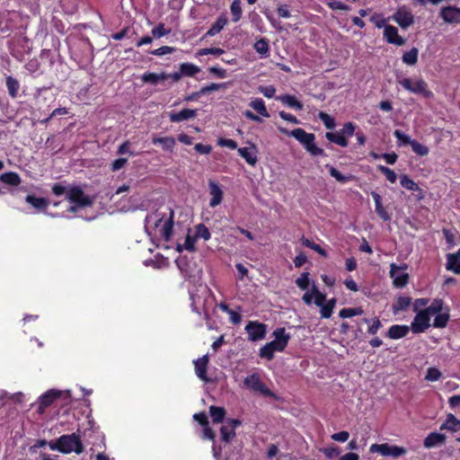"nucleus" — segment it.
<instances>
[{"label":"nucleus","mask_w":460,"mask_h":460,"mask_svg":"<svg viewBox=\"0 0 460 460\" xmlns=\"http://www.w3.org/2000/svg\"><path fill=\"white\" fill-rule=\"evenodd\" d=\"M363 314V310L361 307H349V308H342L339 315L341 318H349L356 315H360Z\"/></svg>","instance_id":"nucleus-46"},{"label":"nucleus","mask_w":460,"mask_h":460,"mask_svg":"<svg viewBox=\"0 0 460 460\" xmlns=\"http://www.w3.org/2000/svg\"><path fill=\"white\" fill-rule=\"evenodd\" d=\"M155 220V227L158 228L160 232V236L165 242H169L172 235L173 226H174V212L172 208H170L169 216L165 218L164 215H161L159 212H155L153 215L147 216L146 217V222H151Z\"/></svg>","instance_id":"nucleus-3"},{"label":"nucleus","mask_w":460,"mask_h":460,"mask_svg":"<svg viewBox=\"0 0 460 460\" xmlns=\"http://www.w3.org/2000/svg\"><path fill=\"white\" fill-rule=\"evenodd\" d=\"M276 100L281 102L283 104L289 108L301 111L303 109V103L298 101L296 96L290 94H283L276 97Z\"/></svg>","instance_id":"nucleus-26"},{"label":"nucleus","mask_w":460,"mask_h":460,"mask_svg":"<svg viewBox=\"0 0 460 460\" xmlns=\"http://www.w3.org/2000/svg\"><path fill=\"white\" fill-rule=\"evenodd\" d=\"M259 92L262 93L266 98H273L276 93V88L273 85H267L259 87Z\"/></svg>","instance_id":"nucleus-63"},{"label":"nucleus","mask_w":460,"mask_h":460,"mask_svg":"<svg viewBox=\"0 0 460 460\" xmlns=\"http://www.w3.org/2000/svg\"><path fill=\"white\" fill-rule=\"evenodd\" d=\"M429 314L427 311L422 310L419 312L411 324V330L413 333L424 332L429 326Z\"/></svg>","instance_id":"nucleus-12"},{"label":"nucleus","mask_w":460,"mask_h":460,"mask_svg":"<svg viewBox=\"0 0 460 460\" xmlns=\"http://www.w3.org/2000/svg\"><path fill=\"white\" fill-rule=\"evenodd\" d=\"M49 446L50 449L58 450L62 454L75 452L79 455L84 451L82 440L76 433L62 435L55 442L50 441Z\"/></svg>","instance_id":"nucleus-2"},{"label":"nucleus","mask_w":460,"mask_h":460,"mask_svg":"<svg viewBox=\"0 0 460 460\" xmlns=\"http://www.w3.org/2000/svg\"><path fill=\"white\" fill-rule=\"evenodd\" d=\"M237 152L240 156H242L248 164L254 166L257 162L258 158L256 155L257 148L255 145H252L251 148L248 147H239L237 148Z\"/></svg>","instance_id":"nucleus-19"},{"label":"nucleus","mask_w":460,"mask_h":460,"mask_svg":"<svg viewBox=\"0 0 460 460\" xmlns=\"http://www.w3.org/2000/svg\"><path fill=\"white\" fill-rule=\"evenodd\" d=\"M154 145H161L164 151L172 152L175 146V139L172 137H155L152 138Z\"/></svg>","instance_id":"nucleus-27"},{"label":"nucleus","mask_w":460,"mask_h":460,"mask_svg":"<svg viewBox=\"0 0 460 460\" xmlns=\"http://www.w3.org/2000/svg\"><path fill=\"white\" fill-rule=\"evenodd\" d=\"M326 167L329 169L330 175L341 183L351 181L355 178L352 174H342L339 170H337L335 167L332 165L326 164Z\"/></svg>","instance_id":"nucleus-34"},{"label":"nucleus","mask_w":460,"mask_h":460,"mask_svg":"<svg viewBox=\"0 0 460 460\" xmlns=\"http://www.w3.org/2000/svg\"><path fill=\"white\" fill-rule=\"evenodd\" d=\"M440 17L447 23H460V8L452 5L442 7Z\"/></svg>","instance_id":"nucleus-15"},{"label":"nucleus","mask_w":460,"mask_h":460,"mask_svg":"<svg viewBox=\"0 0 460 460\" xmlns=\"http://www.w3.org/2000/svg\"><path fill=\"white\" fill-rule=\"evenodd\" d=\"M326 4L332 10L349 11L350 9L349 5L340 1H329Z\"/></svg>","instance_id":"nucleus-61"},{"label":"nucleus","mask_w":460,"mask_h":460,"mask_svg":"<svg viewBox=\"0 0 460 460\" xmlns=\"http://www.w3.org/2000/svg\"><path fill=\"white\" fill-rule=\"evenodd\" d=\"M371 196L375 201V210H376V213L377 214V216L384 221H390L391 215L388 213V211L383 206L381 196L376 191H372Z\"/></svg>","instance_id":"nucleus-21"},{"label":"nucleus","mask_w":460,"mask_h":460,"mask_svg":"<svg viewBox=\"0 0 460 460\" xmlns=\"http://www.w3.org/2000/svg\"><path fill=\"white\" fill-rule=\"evenodd\" d=\"M253 48L255 51L261 55V58H266L269 56L270 46L269 40L267 39L261 38L254 43Z\"/></svg>","instance_id":"nucleus-38"},{"label":"nucleus","mask_w":460,"mask_h":460,"mask_svg":"<svg viewBox=\"0 0 460 460\" xmlns=\"http://www.w3.org/2000/svg\"><path fill=\"white\" fill-rule=\"evenodd\" d=\"M217 145L223 147H227L230 149H237V143L235 140L231 138H219L217 141Z\"/></svg>","instance_id":"nucleus-64"},{"label":"nucleus","mask_w":460,"mask_h":460,"mask_svg":"<svg viewBox=\"0 0 460 460\" xmlns=\"http://www.w3.org/2000/svg\"><path fill=\"white\" fill-rule=\"evenodd\" d=\"M226 410L224 407L211 405L209 407V414L214 423H221L224 421L226 417Z\"/></svg>","instance_id":"nucleus-36"},{"label":"nucleus","mask_w":460,"mask_h":460,"mask_svg":"<svg viewBox=\"0 0 460 460\" xmlns=\"http://www.w3.org/2000/svg\"><path fill=\"white\" fill-rule=\"evenodd\" d=\"M171 33V29H165L164 23H159L156 27L152 29V35L155 38H162Z\"/></svg>","instance_id":"nucleus-57"},{"label":"nucleus","mask_w":460,"mask_h":460,"mask_svg":"<svg viewBox=\"0 0 460 460\" xmlns=\"http://www.w3.org/2000/svg\"><path fill=\"white\" fill-rule=\"evenodd\" d=\"M392 19L402 29H407L414 23L412 13L405 6L400 7L393 14Z\"/></svg>","instance_id":"nucleus-10"},{"label":"nucleus","mask_w":460,"mask_h":460,"mask_svg":"<svg viewBox=\"0 0 460 460\" xmlns=\"http://www.w3.org/2000/svg\"><path fill=\"white\" fill-rule=\"evenodd\" d=\"M412 151L420 156H425L429 154V149L428 146L419 143L417 140H412V143L411 144Z\"/></svg>","instance_id":"nucleus-50"},{"label":"nucleus","mask_w":460,"mask_h":460,"mask_svg":"<svg viewBox=\"0 0 460 460\" xmlns=\"http://www.w3.org/2000/svg\"><path fill=\"white\" fill-rule=\"evenodd\" d=\"M356 125L353 122H347L343 125L341 132L347 138L350 137L355 134Z\"/></svg>","instance_id":"nucleus-60"},{"label":"nucleus","mask_w":460,"mask_h":460,"mask_svg":"<svg viewBox=\"0 0 460 460\" xmlns=\"http://www.w3.org/2000/svg\"><path fill=\"white\" fill-rule=\"evenodd\" d=\"M446 440V435L438 432H431L424 438L423 446L426 448H432L436 446L445 444Z\"/></svg>","instance_id":"nucleus-23"},{"label":"nucleus","mask_w":460,"mask_h":460,"mask_svg":"<svg viewBox=\"0 0 460 460\" xmlns=\"http://www.w3.org/2000/svg\"><path fill=\"white\" fill-rule=\"evenodd\" d=\"M370 22H372L376 28L378 29H381V28H385V26H386L385 22V19H384L382 17V14L380 13H375L371 17H370Z\"/></svg>","instance_id":"nucleus-62"},{"label":"nucleus","mask_w":460,"mask_h":460,"mask_svg":"<svg viewBox=\"0 0 460 460\" xmlns=\"http://www.w3.org/2000/svg\"><path fill=\"white\" fill-rule=\"evenodd\" d=\"M197 117V110L195 109H182L179 112H170L169 119L171 122H182Z\"/></svg>","instance_id":"nucleus-18"},{"label":"nucleus","mask_w":460,"mask_h":460,"mask_svg":"<svg viewBox=\"0 0 460 460\" xmlns=\"http://www.w3.org/2000/svg\"><path fill=\"white\" fill-rule=\"evenodd\" d=\"M0 181L11 185V186H18L20 185L22 180L20 175L14 172H4L0 175Z\"/></svg>","instance_id":"nucleus-32"},{"label":"nucleus","mask_w":460,"mask_h":460,"mask_svg":"<svg viewBox=\"0 0 460 460\" xmlns=\"http://www.w3.org/2000/svg\"><path fill=\"white\" fill-rule=\"evenodd\" d=\"M436 317L433 322V326L435 328H445L447 325L449 321V314L447 313H438L436 314Z\"/></svg>","instance_id":"nucleus-43"},{"label":"nucleus","mask_w":460,"mask_h":460,"mask_svg":"<svg viewBox=\"0 0 460 460\" xmlns=\"http://www.w3.org/2000/svg\"><path fill=\"white\" fill-rule=\"evenodd\" d=\"M318 118L321 119V121L323 123L326 128L332 129L335 127V120L334 119L329 115L328 113L324 111H320L318 113Z\"/></svg>","instance_id":"nucleus-49"},{"label":"nucleus","mask_w":460,"mask_h":460,"mask_svg":"<svg viewBox=\"0 0 460 460\" xmlns=\"http://www.w3.org/2000/svg\"><path fill=\"white\" fill-rule=\"evenodd\" d=\"M62 392L56 389H50L44 393L39 398V412L43 413L45 410L53 404L58 398L61 397Z\"/></svg>","instance_id":"nucleus-13"},{"label":"nucleus","mask_w":460,"mask_h":460,"mask_svg":"<svg viewBox=\"0 0 460 460\" xmlns=\"http://www.w3.org/2000/svg\"><path fill=\"white\" fill-rule=\"evenodd\" d=\"M243 385L247 388H249L254 392H259L265 396H269V397L273 396V393L271 392V390H270L265 385V384L263 382H261L258 374H252V375L246 376L243 380Z\"/></svg>","instance_id":"nucleus-8"},{"label":"nucleus","mask_w":460,"mask_h":460,"mask_svg":"<svg viewBox=\"0 0 460 460\" xmlns=\"http://www.w3.org/2000/svg\"><path fill=\"white\" fill-rule=\"evenodd\" d=\"M141 80L146 84L156 85L159 82L165 81L166 76L164 75V72H162L160 74L146 72L143 74V75L141 76Z\"/></svg>","instance_id":"nucleus-30"},{"label":"nucleus","mask_w":460,"mask_h":460,"mask_svg":"<svg viewBox=\"0 0 460 460\" xmlns=\"http://www.w3.org/2000/svg\"><path fill=\"white\" fill-rule=\"evenodd\" d=\"M226 87V84H225V83H222V84L212 83L208 85L202 86L199 89V93H202V95H204V94H207V93H209L212 92L218 91L220 89H224Z\"/></svg>","instance_id":"nucleus-51"},{"label":"nucleus","mask_w":460,"mask_h":460,"mask_svg":"<svg viewBox=\"0 0 460 460\" xmlns=\"http://www.w3.org/2000/svg\"><path fill=\"white\" fill-rule=\"evenodd\" d=\"M313 294L314 297V304L317 306L323 305L325 303L326 296L320 292L315 285L313 286Z\"/></svg>","instance_id":"nucleus-58"},{"label":"nucleus","mask_w":460,"mask_h":460,"mask_svg":"<svg viewBox=\"0 0 460 460\" xmlns=\"http://www.w3.org/2000/svg\"><path fill=\"white\" fill-rule=\"evenodd\" d=\"M66 199L79 208L89 207L93 204L91 198L85 195L84 190L78 186L71 187L66 192Z\"/></svg>","instance_id":"nucleus-7"},{"label":"nucleus","mask_w":460,"mask_h":460,"mask_svg":"<svg viewBox=\"0 0 460 460\" xmlns=\"http://www.w3.org/2000/svg\"><path fill=\"white\" fill-rule=\"evenodd\" d=\"M179 70L182 76L192 77L200 72V68L192 63L180 64Z\"/></svg>","instance_id":"nucleus-35"},{"label":"nucleus","mask_w":460,"mask_h":460,"mask_svg":"<svg viewBox=\"0 0 460 460\" xmlns=\"http://www.w3.org/2000/svg\"><path fill=\"white\" fill-rule=\"evenodd\" d=\"M296 286L302 289L306 290L309 288V272H303L299 278L296 279Z\"/></svg>","instance_id":"nucleus-53"},{"label":"nucleus","mask_w":460,"mask_h":460,"mask_svg":"<svg viewBox=\"0 0 460 460\" xmlns=\"http://www.w3.org/2000/svg\"><path fill=\"white\" fill-rule=\"evenodd\" d=\"M279 131L284 135L295 137L300 144L304 146L305 150L313 156L325 155L323 149L318 147L315 143V136L313 133H307L301 128L288 130L285 128L279 127Z\"/></svg>","instance_id":"nucleus-1"},{"label":"nucleus","mask_w":460,"mask_h":460,"mask_svg":"<svg viewBox=\"0 0 460 460\" xmlns=\"http://www.w3.org/2000/svg\"><path fill=\"white\" fill-rule=\"evenodd\" d=\"M394 136L402 145L404 146H411L413 140L410 137V136L406 135L404 132L399 129L394 130Z\"/></svg>","instance_id":"nucleus-54"},{"label":"nucleus","mask_w":460,"mask_h":460,"mask_svg":"<svg viewBox=\"0 0 460 460\" xmlns=\"http://www.w3.org/2000/svg\"><path fill=\"white\" fill-rule=\"evenodd\" d=\"M446 269L455 274H460V248L455 253L447 254Z\"/></svg>","instance_id":"nucleus-22"},{"label":"nucleus","mask_w":460,"mask_h":460,"mask_svg":"<svg viewBox=\"0 0 460 460\" xmlns=\"http://www.w3.org/2000/svg\"><path fill=\"white\" fill-rule=\"evenodd\" d=\"M25 201L38 209H46L49 206V201L45 198H38L33 195H27Z\"/></svg>","instance_id":"nucleus-37"},{"label":"nucleus","mask_w":460,"mask_h":460,"mask_svg":"<svg viewBox=\"0 0 460 460\" xmlns=\"http://www.w3.org/2000/svg\"><path fill=\"white\" fill-rule=\"evenodd\" d=\"M303 244L305 246L314 250V252H316L317 253H319L320 255H322L323 257L327 256V252L323 248H322L318 243H315L314 242H313L309 239H304Z\"/></svg>","instance_id":"nucleus-52"},{"label":"nucleus","mask_w":460,"mask_h":460,"mask_svg":"<svg viewBox=\"0 0 460 460\" xmlns=\"http://www.w3.org/2000/svg\"><path fill=\"white\" fill-rule=\"evenodd\" d=\"M274 350L269 345V343H266L264 346H262L260 349L259 356L262 358H266L268 360H271L274 358Z\"/></svg>","instance_id":"nucleus-56"},{"label":"nucleus","mask_w":460,"mask_h":460,"mask_svg":"<svg viewBox=\"0 0 460 460\" xmlns=\"http://www.w3.org/2000/svg\"><path fill=\"white\" fill-rule=\"evenodd\" d=\"M419 50L417 48H412L409 51L404 52L402 60L408 66H414L418 62Z\"/></svg>","instance_id":"nucleus-39"},{"label":"nucleus","mask_w":460,"mask_h":460,"mask_svg":"<svg viewBox=\"0 0 460 460\" xmlns=\"http://www.w3.org/2000/svg\"><path fill=\"white\" fill-rule=\"evenodd\" d=\"M400 184L408 190L420 192V198H422V190L407 174L400 175Z\"/></svg>","instance_id":"nucleus-29"},{"label":"nucleus","mask_w":460,"mask_h":460,"mask_svg":"<svg viewBox=\"0 0 460 460\" xmlns=\"http://www.w3.org/2000/svg\"><path fill=\"white\" fill-rule=\"evenodd\" d=\"M363 322L368 323L367 332L372 335H375L382 327V323L377 317H374L371 320L364 318Z\"/></svg>","instance_id":"nucleus-44"},{"label":"nucleus","mask_w":460,"mask_h":460,"mask_svg":"<svg viewBox=\"0 0 460 460\" xmlns=\"http://www.w3.org/2000/svg\"><path fill=\"white\" fill-rule=\"evenodd\" d=\"M273 336L275 337V340L268 342L269 345L274 351H284L291 338L290 334L286 332V329L284 327H280L277 328L273 332Z\"/></svg>","instance_id":"nucleus-9"},{"label":"nucleus","mask_w":460,"mask_h":460,"mask_svg":"<svg viewBox=\"0 0 460 460\" xmlns=\"http://www.w3.org/2000/svg\"><path fill=\"white\" fill-rule=\"evenodd\" d=\"M197 237L194 235L187 234L184 242L183 248L189 252H195L196 251V243Z\"/></svg>","instance_id":"nucleus-59"},{"label":"nucleus","mask_w":460,"mask_h":460,"mask_svg":"<svg viewBox=\"0 0 460 460\" xmlns=\"http://www.w3.org/2000/svg\"><path fill=\"white\" fill-rule=\"evenodd\" d=\"M249 106L256 111L261 116L269 118L270 113L266 108L265 102L261 98H254L249 103Z\"/></svg>","instance_id":"nucleus-33"},{"label":"nucleus","mask_w":460,"mask_h":460,"mask_svg":"<svg viewBox=\"0 0 460 460\" xmlns=\"http://www.w3.org/2000/svg\"><path fill=\"white\" fill-rule=\"evenodd\" d=\"M208 189L209 194L211 196V199L209 200V206L211 208H216L222 202L224 192L220 186L218 185V183H217L214 181H208Z\"/></svg>","instance_id":"nucleus-16"},{"label":"nucleus","mask_w":460,"mask_h":460,"mask_svg":"<svg viewBox=\"0 0 460 460\" xmlns=\"http://www.w3.org/2000/svg\"><path fill=\"white\" fill-rule=\"evenodd\" d=\"M398 84L411 93L421 95L426 99H431L433 97V93L429 90L428 84L422 78L412 80L411 78L404 77L398 80Z\"/></svg>","instance_id":"nucleus-4"},{"label":"nucleus","mask_w":460,"mask_h":460,"mask_svg":"<svg viewBox=\"0 0 460 460\" xmlns=\"http://www.w3.org/2000/svg\"><path fill=\"white\" fill-rule=\"evenodd\" d=\"M369 451L371 453H379L383 456H392L394 458H398L407 453L405 447L396 445H389L387 443L373 444L371 445Z\"/></svg>","instance_id":"nucleus-6"},{"label":"nucleus","mask_w":460,"mask_h":460,"mask_svg":"<svg viewBox=\"0 0 460 460\" xmlns=\"http://www.w3.org/2000/svg\"><path fill=\"white\" fill-rule=\"evenodd\" d=\"M231 14L233 16L232 20L234 22H237L242 18V6L241 0H234L230 5Z\"/></svg>","instance_id":"nucleus-40"},{"label":"nucleus","mask_w":460,"mask_h":460,"mask_svg":"<svg viewBox=\"0 0 460 460\" xmlns=\"http://www.w3.org/2000/svg\"><path fill=\"white\" fill-rule=\"evenodd\" d=\"M443 306H444L443 300L440 298H436L432 301V303L429 305V306H428L424 310L427 311V313L429 314H436L441 313V311L443 310Z\"/></svg>","instance_id":"nucleus-42"},{"label":"nucleus","mask_w":460,"mask_h":460,"mask_svg":"<svg viewBox=\"0 0 460 460\" xmlns=\"http://www.w3.org/2000/svg\"><path fill=\"white\" fill-rule=\"evenodd\" d=\"M220 435L223 442L229 443L236 436V433L228 425L225 424L220 428Z\"/></svg>","instance_id":"nucleus-41"},{"label":"nucleus","mask_w":460,"mask_h":460,"mask_svg":"<svg viewBox=\"0 0 460 460\" xmlns=\"http://www.w3.org/2000/svg\"><path fill=\"white\" fill-rule=\"evenodd\" d=\"M195 236L197 239L201 238L204 241H208L210 239L211 234L208 228L204 224H199L196 226Z\"/></svg>","instance_id":"nucleus-47"},{"label":"nucleus","mask_w":460,"mask_h":460,"mask_svg":"<svg viewBox=\"0 0 460 460\" xmlns=\"http://www.w3.org/2000/svg\"><path fill=\"white\" fill-rule=\"evenodd\" d=\"M245 331L249 335V340L256 341L264 339L267 326L262 323L250 321L245 326Z\"/></svg>","instance_id":"nucleus-11"},{"label":"nucleus","mask_w":460,"mask_h":460,"mask_svg":"<svg viewBox=\"0 0 460 460\" xmlns=\"http://www.w3.org/2000/svg\"><path fill=\"white\" fill-rule=\"evenodd\" d=\"M377 170L383 173L386 180L388 181H390L391 183H394L396 181V179H397V175L396 173L392 170L390 169L389 167H386L385 165H382V164H379L377 165Z\"/></svg>","instance_id":"nucleus-48"},{"label":"nucleus","mask_w":460,"mask_h":460,"mask_svg":"<svg viewBox=\"0 0 460 460\" xmlns=\"http://www.w3.org/2000/svg\"><path fill=\"white\" fill-rule=\"evenodd\" d=\"M325 137L332 143H334L341 147L349 146L348 139L340 132H326Z\"/></svg>","instance_id":"nucleus-31"},{"label":"nucleus","mask_w":460,"mask_h":460,"mask_svg":"<svg viewBox=\"0 0 460 460\" xmlns=\"http://www.w3.org/2000/svg\"><path fill=\"white\" fill-rule=\"evenodd\" d=\"M228 19L226 14H221L217 17V21L211 25L206 32L205 37H213L219 33L224 27L227 24Z\"/></svg>","instance_id":"nucleus-24"},{"label":"nucleus","mask_w":460,"mask_h":460,"mask_svg":"<svg viewBox=\"0 0 460 460\" xmlns=\"http://www.w3.org/2000/svg\"><path fill=\"white\" fill-rule=\"evenodd\" d=\"M195 373L197 376L205 382H208V377L207 374L208 366L209 363L208 355H204L201 358L194 360Z\"/></svg>","instance_id":"nucleus-17"},{"label":"nucleus","mask_w":460,"mask_h":460,"mask_svg":"<svg viewBox=\"0 0 460 460\" xmlns=\"http://www.w3.org/2000/svg\"><path fill=\"white\" fill-rule=\"evenodd\" d=\"M442 374L437 367H429L427 370V374L425 379L430 382L438 381L441 377Z\"/></svg>","instance_id":"nucleus-55"},{"label":"nucleus","mask_w":460,"mask_h":460,"mask_svg":"<svg viewBox=\"0 0 460 460\" xmlns=\"http://www.w3.org/2000/svg\"><path fill=\"white\" fill-rule=\"evenodd\" d=\"M440 430H449L451 432L460 431V420H458L453 413L447 415L446 420L441 424ZM457 441L460 442V437L457 438Z\"/></svg>","instance_id":"nucleus-20"},{"label":"nucleus","mask_w":460,"mask_h":460,"mask_svg":"<svg viewBox=\"0 0 460 460\" xmlns=\"http://www.w3.org/2000/svg\"><path fill=\"white\" fill-rule=\"evenodd\" d=\"M5 84L9 96L13 99L17 98L20 90L19 81L12 75H8L5 77Z\"/></svg>","instance_id":"nucleus-28"},{"label":"nucleus","mask_w":460,"mask_h":460,"mask_svg":"<svg viewBox=\"0 0 460 460\" xmlns=\"http://www.w3.org/2000/svg\"><path fill=\"white\" fill-rule=\"evenodd\" d=\"M409 332L410 327L407 325L394 324L389 328L387 332V337L392 340H398L405 337Z\"/></svg>","instance_id":"nucleus-25"},{"label":"nucleus","mask_w":460,"mask_h":460,"mask_svg":"<svg viewBox=\"0 0 460 460\" xmlns=\"http://www.w3.org/2000/svg\"><path fill=\"white\" fill-rule=\"evenodd\" d=\"M407 269L408 265L406 263L400 266L394 262L390 264L389 276L393 279L394 288H402L409 283L410 276L405 272Z\"/></svg>","instance_id":"nucleus-5"},{"label":"nucleus","mask_w":460,"mask_h":460,"mask_svg":"<svg viewBox=\"0 0 460 460\" xmlns=\"http://www.w3.org/2000/svg\"><path fill=\"white\" fill-rule=\"evenodd\" d=\"M411 299L409 296H399L394 305V312L403 311L411 305Z\"/></svg>","instance_id":"nucleus-45"},{"label":"nucleus","mask_w":460,"mask_h":460,"mask_svg":"<svg viewBox=\"0 0 460 460\" xmlns=\"http://www.w3.org/2000/svg\"><path fill=\"white\" fill-rule=\"evenodd\" d=\"M384 39L387 43L395 46H402L406 42V40L398 34L397 28L390 24L384 28Z\"/></svg>","instance_id":"nucleus-14"}]
</instances>
